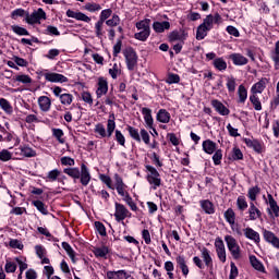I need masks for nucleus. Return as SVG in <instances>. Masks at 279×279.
<instances>
[{"label":"nucleus","mask_w":279,"mask_h":279,"mask_svg":"<svg viewBox=\"0 0 279 279\" xmlns=\"http://www.w3.org/2000/svg\"><path fill=\"white\" fill-rule=\"evenodd\" d=\"M61 165L63 167H69L63 169V173H65V175H69V178H72L74 182L76 180H80L82 186L90 184V180H93V177L90 175V169H88V166H86V163H81L80 170V168L75 167V159L69 156H64L61 157Z\"/></svg>","instance_id":"obj_1"},{"label":"nucleus","mask_w":279,"mask_h":279,"mask_svg":"<svg viewBox=\"0 0 279 279\" xmlns=\"http://www.w3.org/2000/svg\"><path fill=\"white\" fill-rule=\"evenodd\" d=\"M113 178L118 195H120V197H123V202L128 204V206L131 208V210H133V213H136V210H138V206H136V203H134V199L130 195V192H128V184L123 182V178H121L119 173H116Z\"/></svg>","instance_id":"obj_2"},{"label":"nucleus","mask_w":279,"mask_h":279,"mask_svg":"<svg viewBox=\"0 0 279 279\" xmlns=\"http://www.w3.org/2000/svg\"><path fill=\"white\" fill-rule=\"evenodd\" d=\"M145 169L148 172L146 180L148 184H150L153 191H156L158 187L162 186V179L160 178V172H158V169L151 165H146Z\"/></svg>","instance_id":"obj_3"},{"label":"nucleus","mask_w":279,"mask_h":279,"mask_svg":"<svg viewBox=\"0 0 279 279\" xmlns=\"http://www.w3.org/2000/svg\"><path fill=\"white\" fill-rule=\"evenodd\" d=\"M122 53L124 56L128 71H134V69L138 66V53H136V50L129 46L122 50Z\"/></svg>","instance_id":"obj_4"},{"label":"nucleus","mask_w":279,"mask_h":279,"mask_svg":"<svg viewBox=\"0 0 279 279\" xmlns=\"http://www.w3.org/2000/svg\"><path fill=\"white\" fill-rule=\"evenodd\" d=\"M112 16V9H105L99 14V20L95 23V35L97 38H104V23Z\"/></svg>","instance_id":"obj_5"},{"label":"nucleus","mask_w":279,"mask_h":279,"mask_svg":"<svg viewBox=\"0 0 279 279\" xmlns=\"http://www.w3.org/2000/svg\"><path fill=\"white\" fill-rule=\"evenodd\" d=\"M52 93L54 97L60 99L62 106H71V104H73V94L66 93V89L60 86H54L52 87Z\"/></svg>","instance_id":"obj_6"},{"label":"nucleus","mask_w":279,"mask_h":279,"mask_svg":"<svg viewBox=\"0 0 279 279\" xmlns=\"http://www.w3.org/2000/svg\"><path fill=\"white\" fill-rule=\"evenodd\" d=\"M40 21H47V13L43 8L34 11L32 14L26 13V23L28 25H40Z\"/></svg>","instance_id":"obj_7"},{"label":"nucleus","mask_w":279,"mask_h":279,"mask_svg":"<svg viewBox=\"0 0 279 279\" xmlns=\"http://www.w3.org/2000/svg\"><path fill=\"white\" fill-rule=\"evenodd\" d=\"M221 23H223V17H221V14H219V12H216L214 15H206L202 24L210 32L215 27V25H221Z\"/></svg>","instance_id":"obj_8"},{"label":"nucleus","mask_w":279,"mask_h":279,"mask_svg":"<svg viewBox=\"0 0 279 279\" xmlns=\"http://www.w3.org/2000/svg\"><path fill=\"white\" fill-rule=\"evenodd\" d=\"M45 80L46 82H51L52 84H64L69 82V77L64 76V74L56 72H46Z\"/></svg>","instance_id":"obj_9"},{"label":"nucleus","mask_w":279,"mask_h":279,"mask_svg":"<svg viewBox=\"0 0 279 279\" xmlns=\"http://www.w3.org/2000/svg\"><path fill=\"white\" fill-rule=\"evenodd\" d=\"M104 95H108V78L99 76L96 89L97 99H101Z\"/></svg>","instance_id":"obj_10"},{"label":"nucleus","mask_w":279,"mask_h":279,"mask_svg":"<svg viewBox=\"0 0 279 279\" xmlns=\"http://www.w3.org/2000/svg\"><path fill=\"white\" fill-rule=\"evenodd\" d=\"M267 197H265V195L263 196V198L265 199V203L269 204L270 206V208L267 209L268 215H275V217H279L278 202H276V199L274 198V195L271 194H267Z\"/></svg>","instance_id":"obj_11"},{"label":"nucleus","mask_w":279,"mask_h":279,"mask_svg":"<svg viewBox=\"0 0 279 279\" xmlns=\"http://www.w3.org/2000/svg\"><path fill=\"white\" fill-rule=\"evenodd\" d=\"M114 206H116V213H114L116 220L124 221L125 219H128L130 215V210L125 208V205L121 203H114Z\"/></svg>","instance_id":"obj_12"},{"label":"nucleus","mask_w":279,"mask_h":279,"mask_svg":"<svg viewBox=\"0 0 279 279\" xmlns=\"http://www.w3.org/2000/svg\"><path fill=\"white\" fill-rule=\"evenodd\" d=\"M243 143H245L246 147L253 149L256 154H263V142L259 140L244 137Z\"/></svg>","instance_id":"obj_13"},{"label":"nucleus","mask_w":279,"mask_h":279,"mask_svg":"<svg viewBox=\"0 0 279 279\" xmlns=\"http://www.w3.org/2000/svg\"><path fill=\"white\" fill-rule=\"evenodd\" d=\"M65 14L69 19H75V21H83V23H90V21H92V19L88 15H86L80 11H73V10L69 9L65 12Z\"/></svg>","instance_id":"obj_14"},{"label":"nucleus","mask_w":279,"mask_h":279,"mask_svg":"<svg viewBox=\"0 0 279 279\" xmlns=\"http://www.w3.org/2000/svg\"><path fill=\"white\" fill-rule=\"evenodd\" d=\"M211 106L221 117H228V114H230V109H228V107H226V105H223V102L220 100H211Z\"/></svg>","instance_id":"obj_15"},{"label":"nucleus","mask_w":279,"mask_h":279,"mask_svg":"<svg viewBox=\"0 0 279 279\" xmlns=\"http://www.w3.org/2000/svg\"><path fill=\"white\" fill-rule=\"evenodd\" d=\"M262 234L266 243H269L270 245H279V238L276 235L275 232L264 229L262 230Z\"/></svg>","instance_id":"obj_16"},{"label":"nucleus","mask_w":279,"mask_h":279,"mask_svg":"<svg viewBox=\"0 0 279 279\" xmlns=\"http://www.w3.org/2000/svg\"><path fill=\"white\" fill-rule=\"evenodd\" d=\"M265 88H267V78L264 77L262 80H259L257 83H255L252 87H251V94L252 95H257V94H263V92L265 90Z\"/></svg>","instance_id":"obj_17"},{"label":"nucleus","mask_w":279,"mask_h":279,"mask_svg":"<svg viewBox=\"0 0 279 279\" xmlns=\"http://www.w3.org/2000/svg\"><path fill=\"white\" fill-rule=\"evenodd\" d=\"M62 172L58 169L50 170L46 177H43V180L45 182H62V179H60V175Z\"/></svg>","instance_id":"obj_18"},{"label":"nucleus","mask_w":279,"mask_h":279,"mask_svg":"<svg viewBox=\"0 0 279 279\" xmlns=\"http://www.w3.org/2000/svg\"><path fill=\"white\" fill-rule=\"evenodd\" d=\"M248 217L250 221H256V219L263 217V211H260L253 202L250 203Z\"/></svg>","instance_id":"obj_19"},{"label":"nucleus","mask_w":279,"mask_h":279,"mask_svg":"<svg viewBox=\"0 0 279 279\" xmlns=\"http://www.w3.org/2000/svg\"><path fill=\"white\" fill-rule=\"evenodd\" d=\"M38 106L41 112H49L51 110V98L47 96H40L38 98Z\"/></svg>","instance_id":"obj_20"},{"label":"nucleus","mask_w":279,"mask_h":279,"mask_svg":"<svg viewBox=\"0 0 279 279\" xmlns=\"http://www.w3.org/2000/svg\"><path fill=\"white\" fill-rule=\"evenodd\" d=\"M230 60H232V62L235 66H245V64H247V62H250V60H247V58H245L241 53L230 54Z\"/></svg>","instance_id":"obj_21"},{"label":"nucleus","mask_w":279,"mask_h":279,"mask_svg":"<svg viewBox=\"0 0 279 279\" xmlns=\"http://www.w3.org/2000/svg\"><path fill=\"white\" fill-rule=\"evenodd\" d=\"M153 29L156 34H163L166 29H171V23L163 21V22H154Z\"/></svg>","instance_id":"obj_22"},{"label":"nucleus","mask_w":279,"mask_h":279,"mask_svg":"<svg viewBox=\"0 0 279 279\" xmlns=\"http://www.w3.org/2000/svg\"><path fill=\"white\" fill-rule=\"evenodd\" d=\"M244 236H246V239H250V241H254V243H260V233L250 227L244 229Z\"/></svg>","instance_id":"obj_23"},{"label":"nucleus","mask_w":279,"mask_h":279,"mask_svg":"<svg viewBox=\"0 0 279 279\" xmlns=\"http://www.w3.org/2000/svg\"><path fill=\"white\" fill-rule=\"evenodd\" d=\"M216 150H217V143H215L211 140H205L203 142V151H205V154H208L209 156H211V154H215Z\"/></svg>","instance_id":"obj_24"},{"label":"nucleus","mask_w":279,"mask_h":279,"mask_svg":"<svg viewBox=\"0 0 279 279\" xmlns=\"http://www.w3.org/2000/svg\"><path fill=\"white\" fill-rule=\"evenodd\" d=\"M201 208L204 210L206 215H215V204L209 199L199 201Z\"/></svg>","instance_id":"obj_25"},{"label":"nucleus","mask_w":279,"mask_h":279,"mask_svg":"<svg viewBox=\"0 0 279 279\" xmlns=\"http://www.w3.org/2000/svg\"><path fill=\"white\" fill-rule=\"evenodd\" d=\"M142 114L147 128H154V117L151 116V109L147 107L142 108Z\"/></svg>","instance_id":"obj_26"},{"label":"nucleus","mask_w":279,"mask_h":279,"mask_svg":"<svg viewBox=\"0 0 279 279\" xmlns=\"http://www.w3.org/2000/svg\"><path fill=\"white\" fill-rule=\"evenodd\" d=\"M156 120L159 123H169L171 121V113L167 109H159L156 116Z\"/></svg>","instance_id":"obj_27"},{"label":"nucleus","mask_w":279,"mask_h":279,"mask_svg":"<svg viewBox=\"0 0 279 279\" xmlns=\"http://www.w3.org/2000/svg\"><path fill=\"white\" fill-rule=\"evenodd\" d=\"M107 278L108 279H128L130 278V275L125 270L108 271Z\"/></svg>","instance_id":"obj_28"},{"label":"nucleus","mask_w":279,"mask_h":279,"mask_svg":"<svg viewBox=\"0 0 279 279\" xmlns=\"http://www.w3.org/2000/svg\"><path fill=\"white\" fill-rule=\"evenodd\" d=\"M114 130H117V122H114V113L109 116V120L107 121V137L110 138L112 134H114Z\"/></svg>","instance_id":"obj_29"},{"label":"nucleus","mask_w":279,"mask_h":279,"mask_svg":"<svg viewBox=\"0 0 279 279\" xmlns=\"http://www.w3.org/2000/svg\"><path fill=\"white\" fill-rule=\"evenodd\" d=\"M32 206H34L41 215H49L48 206L43 201H32Z\"/></svg>","instance_id":"obj_30"},{"label":"nucleus","mask_w":279,"mask_h":279,"mask_svg":"<svg viewBox=\"0 0 279 279\" xmlns=\"http://www.w3.org/2000/svg\"><path fill=\"white\" fill-rule=\"evenodd\" d=\"M182 33L180 34V32L178 31H172L169 36V43H175V40H186V33L184 31H181Z\"/></svg>","instance_id":"obj_31"},{"label":"nucleus","mask_w":279,"mask_h":279,"mask_svg":"<svg viewBox=\"0 0 279 279\" xmlns=\"http://www.w3.org/2000/svg\"><path fill=\"white\" fill-rule=\"evenodd\" d=\"M201 256L206 267H213V257L210 256V251H208L206 247L201 248Z\"/></svg>","instance_id":"obj_32"},{"label":"nucleus","mask_w":279,"mask_h":279,"mask_svg":"<svg viewBox=\"0 0 279 279\" xmlns=\"http://www.w3.org/2000/svg\"><path fill=\"white\" fill-rule=\"evenodd\" d=\"M225 219L227 223H229V226H234V223L236 222V214L234 213V209L228 208L225 211Z\"/></svg>","instance_id":"obj_33"},{"label":"nucleus","mask_w":279,"mask_h":279,"mask_svg":"<svg viewBox=\"0 0 279 279\" xmlns=\"http://www.w3.org/2000/svg\"><path fill=\"white\" fill-rule=\"evenodd\" d=\"M36 254L41 260V265H49V258H47V250L44 246H36Z\"/></svg>","instance_id":"obj_34"},{"label":"nucleus","mask_w":279,"mask_h":279,"mask_svg":"<svg viewBox=\"0 0 279 279\" xmlns=\"http://www.w3.org/2000/svg\"><path fill=\"white\" fill-rule=\"evenodd\" d=\"M0 108L3 110V112H5V114H12V112H14L12 104H10L5 98H0Z\"/></svg>","instance_id":"obj_35"},{"label":"nucleus","mask_w":279,"mask_h":279,"mask_svg":"<svg viewBox=\"0 0 279 279\" xmlns=\"http://www.w3.org/2000/svg\"><path fill=\"white\" fill-rule=\"evenodd\" d=\"M213 64H214V68L220 72H223L226 71V69H228V62H226L223 58H216L213 61Z\"/></svg>","instance_id":"obj_36"},{"label":"nucleus","mask_w":279,"mask_h":279,"mask_svg":"<svg viewBox=\"0 0 279 279\" xmlns=\"http://www.w3.org/2000/svg\"><path fill=\"white\" fill-rule=\"evenodd\" d=\"M208 32H210L208 27L204 26V24H201L196 28V40H204V38L208 36Z\"/></svg>","instance_id":"obj_37"},{"label":"nucleus","mask_w":279,"mask_h":279,"mask_svg":"<svg viewBox=\"0 0 279 279\" xmlns=\"http://www.w3.org/2000/svg\"><path fill=\"white\" fill-rule=\"evenodd\" d=\"M149 158L153 165L156 167V169H162V167H165V163L162 162L160 155H158L156 151L151 153Z\"/></svg>","instance_id":"obj_38"},{"label":"nucleus","mask_w":279,"mask_h":279,"mask_svg":"<svg viewBox=\"0 0 279 279\" xmlns=\"http://www.w3.org/2000/svg\"><path fill=\"white\" fill-rule=\"evenodd\" d=\"M126 131L129 132V135L131 136V138H133V141H136V143H141L142 140L141 133H138V129L132 125H128Z\"/></svg>","instance_id":"obj_39"},{"label":"nucleus","mask_w":279,"mask_h":279,"mask_svg":"<svg viewBox=\"0 0 279 279\" xmlns=\"http://www.w3.org/2000/svg\"><path fill=\"white\" fill-rule=\"evenodd\" d=\"M239 100L238 104H245L247 101V88L244 85H240L238 88Z\"/></svg>","instance_id":"obj_40"},{"label":"nucleus","mask_w":279,"mask_h":279,"mask_svg":"<svg viewBox=\"0 0 279 279\" xmlns=\"http://www.w3.org/2000/svg\"><path fill=\"white\" fill-rule=\"evenodd\" d=\"M177 265L181 269L183 276H189V266L186 265V260L182 256L177 257Z\"/></svg>","instance_id":"obj_41"},{"label":"nucleus","mask_w":279,"mask_h":279,"mask_svg":"<svg viewBox=\"0 0 279 279\" xmlns=\"http://www.w3.org/2000/svg\"><path fill=\"white\" fill-rule=\"evenodd\" d=\"M259 194H260V187H258V185H255L248 189L247 197L248 199H251V202L254 203L256 202V197H258Z\"/></svg>","instance_id":"obj_42"},{"label":"nucleus","mask_w":279,"mask_h":279,"mask_svg":"<svg viewBox=\"0 0 279 279\" xmlns=\"http://www.w3.org/2000/svg\"><path fill=\"white\" fill-rule=\"evenodd\" d=\"M250 101L253 104L254 110L260 111L263 110V104L260 102V98H258V95L251 94Z\"/></svg>","instance_id":"obj_43"},{"label":"nucleus","mask_w":279,"mask_h":279,"mask_svg":"<svg viewBox=\"0 0 279 279\" xmlns=\"http://www.w3.org/2000/svg\"><path fill=\"white\" fill-rule=\"evenodd\" d=\"M151 36V31H141L134 34L135 40H141V43H147V38Z\"/></svg>","instance_id":"obj_44"},{"label":"nucleus","mask_w":279,"mask_h":279,"mask_svg":"<svg viewBox=\"0 0 279 279\" xmlns=\"http://www.w3.org/2000/svg\"><path fill=\"white\" fill-rule=\"evenodd\" d=\"M110 250L108 248V246H98L94 250V254L95 256H97V258H106Z\"/></svg>","instance_id":"obj_45"},{"label":"nucleus","mask_w":279,"mask_h":279,"mask_svg":"<svg viewBox=\"0 0 279 279\" xmlns=\"http://www.w3.org/2000/svg\"><path fill=\"white\" fill-rule=\"evenodd\" d=\"M150 23H151V20L145 19V20L137 22L135 24V26H136V29H138V31H141V29L142 31H151V27L149 26Z\"/></svg>","instance_id":"obj_46"},{"label":"nucleus","mask_w":279,"mask_h":279,"mask_svg":"<svg viewBox=\"0 0 279 279\" xmlns=\"http://www.w3.org/2000/svg\"><path fill=\"white\" fill-rule=\"evenodd\" d=\"M11 29L17 36H29V31H27V28H25L23 26L12 25Z\"/></svg>","instance_id":"obj_47"},{"label":"nucleus","mask_w":279,"mask_h":279,"mask_svg":"<svg viewBox=\"0 0 279 279\" xmlns=\"http://www.w3.org/2000/svg\"><path fill=\"white\" fill-rule=\"evenodd\" d=\"M247 201L245 198V196L241 195L238 197L236 199V207L238 210H241V213H244V210H247Z\"/></svg>","instance_id":"obj_48"},{"label":"nucleus","mask_w":279,"mask_h":279,"mask_svg":"<svg viewBox=\"0 0 279 279\" xmlns=\"http://www.w3.org/2000/svg\"><path fill=\"white\" fill-rule=\"evenodd\" d=\"M22 156H25V158H36V150H34L29 146H24L21 148Z\"/></svg>","instance_id":"obj_49"},{"label":"nucleus","mask_w":279,"mask_h":279,"mask_svg":"<svg viewBox=\"0 0 279 279\" xmlns=\"http://www.w3.org/2000/svg\"><path fill=\"white\" fill-rule=\"evenodd\" d=\"M14 82H20V84H32V76L27 74H20L13 77Z\"/></svg>","instance_id":"obj_50"},{"label":"nucleus","mask_w":279,"mask_h":279,"mask_svg":"<svg viewBox=\"0 0 279 279\" xmlns=\"http://www.w3.org/2000/svg\"><path fill=\"white\" fill-rule=\"evenodd\" d=\"M214 153H215L213 155L214 165L216 167H219V165H221V160H223V150L216 149Z\"/></svg>","instance_id":"obj_51"},{"label":"nucleus","mask_w":279,"mask_h":279,"mask_svg":"<svg viewBox=\"0 0 279 279\" xmlns=\"http://www.w3.org/2000/svg\"><path fill=\"white\" fill-rule=\"evenodd\" d=\"M227 89L229 93L236 90V78L234 76H227Z\"/></svg>","instance_id":"obj_52"},{"label":"nucleus","mask_w":279,"mask_h":279,"mask_svg":"<svg viewBox=\"0 0 279 279\" xmlns=\"http://www.w3.org/2000/svg\"><path fill=\"white\" fill-rule=\"evenodd\" d=\"M52 136L58 141V143H61V145H64V131L62 129H52Z\"/></svg>","instance_id":"obj_53"},{"label":"nucleus","mask_w":279,"mask_h":279,"mask_svg":"<svg viewBox=\"0 0 279 279\" xmlns=\"http://www.w3.org/2000/svg\"><path fill=\"white\" fill-rule=\"evenodd\" d=\"M84 9L87 10V12H99V10H101V4L97 2H87L84 5Z\"/></svg>","instance_id":"obj_54"},{"label":"nucleus","mask_w":279,"mask_h":279,"mask_svg":"<svg viewBox=\"0 0 279 279\" xmlns=\"http://www.w3.org/2000/svg\"><path fill=\"white\" fill-rule=\"evenodd\" d=\"M104 104L106 106H117V96H114V93L111 92L106 96Z\"/></svg>","instance_id":"obj_55"},{"label":"nucleus","mask_w":279,"mask_h":279,"mask_svg":"<svg viewBox=\"0 0 279 279\" xmlns=\"http://www.w3.org/2000/svg\"><path fill=\"white\" fill-rule=\"evenodd\" d=\"M95 134H99L101 138H106L108 133L106 132V126L102 123H97L94 129Z\"/></svg>","instance_id":"obj_56"},{"label":"nucleus","mask_w":279,"mask_h":279,"mask_svg":"<svg viewBox=\"0 0 279 279\" xmlns=\"http://www.w3.org/2000/svg\"><path fill=\"white\" fill-rule=\"evenodd\" d=\"M26 14H27V12L25 11V9H21V8L15 9L11 12V19L13 21H16V19H19V17H21V19H23V16L26 17Z\"/></svg>","instance_id":"obj_57"},{"label":"nucleus","mask_w":279,"mask_h":279,"mask_svg":"<svg viewBox=\"0 0 279 279\" xmlns=\"http://www.w3.org/2000/svg\"><path fill=\"white\" fill-rule=\"evenodd\" d=\"M99 180L106 184L108 189H111V191H114V187L112 186V178L108 174H99Z\"/></svg>","instance_id":"obj_58"},{"label":"nucleus","mask_w":279,"mask_h":279,"mask_svg":"<svg viewBox=\"0 0 279 279\" xmlns=\"http://www.w3.org/2000/svg\"><path fill=\"white\" fill-rule=\"evenodd\" d=\"M105 23L108 27H117V25L121 23V17H119L118 14H113L112 17L107 20Z\"/></svg>","instance_id":"obj_59"},{"label":"nucleus","mask_w":279,"mask_h":279,"mask_svg":"<svg viewBox=\"0 0 279 279\" xmlns=\"http://www.w3.org/2000/svg\"><path fill=\"white\" fill-rule=\"evenodd\" d=\"M252 267L256 269L257 271H265V266L254 256H251L250 258Z\"/></svg>","instance_id":"obj_60"},{"label":"nucleus","mask_w":279,"mask_h":279,"mask_svg":"<svg viewBox=\"0 0 279 279\" xmlns=\"http://www.w3.org/2000/svg\"><path fill=\"white\" fill-rule=\"evenodd\" d=\"M15 262L17 263V265L20 267L21 274H23L25 271V269H27V258H25V257H16Z\"/></svg>","instance_id":"obj_61"},{"label":"nucleus","mask_w":279,"mask_h":279,"mask_svg":"<svg viewBox=\"0 0 279 279\" xmlns=\"http://www.w3.org/2000/svg\"><path fill=\"white\" fill-rule=\"evenodd\" d=\"M44 34H46L47 36H60V31H58V27L56 26L48 25Z\"/></svg>","instance_id":"obj_62"},{"label":"nucleus","mask_w":279,"mask_h":279,"mask_svg":"<svg viewBox=\"0 0 279 279\" xmlns=\"http://www.w3.org/2000/svg\"><path fill=\"white\" fill-rule=\"evenodd\" d=\"M95 228H96V232H98V234H100V236H106L107 232H106V226L102 225L101 221H95Z\"/></svg>","instance_id":"obj_63"},{"label":"nucleus","mask_w":279,"mask_h":279,"mask_svg":"<svg viewBox=\"0 0 279 279\" xmlns=\"http://www.w3.org/2000/svg\"><path fill=\"white\" fill-rule=\"evenodd\" d=\"M4 271L7 274H14V271H16V263L7 260V263L4 265Z\"/></svg>","instance_id":"obj_64"}]
</instances>
